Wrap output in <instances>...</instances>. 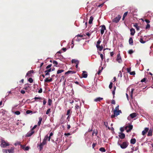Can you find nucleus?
I'll return each mask as SVG.
<instances>
[{"mask_svg": "<svg viewBox=\"0 0 153 153\" xmlns=\"http://www.w3.org/2000/svg\"><path fill=\"white\" fill-rule=\"evenodd\" d=\"M103 99V98H102L100 97H98L94 99V100L95 102H98L100 101L101 100H102Z\"/></svg>", "mask_w": 153, "mask_h": 153, "instance_id": "16", "label": "nucleus"}, {"mask_svg": "<svg viewBox=\"0 0 153 153\" xmlns=\"http://www.w3.org/2000/svg\"><path fill=\"white\" fill-rule=\"evenodd\" d=\"M86 35L88 36V39L90 38V36L91 35V33H89L88 32L86 33Z\"/></svg>", "mask_w": 153, "mask_h": 153, "instance_id": "41", "label": "nucleus"}, {"mask_svg": "<svg viewBox=\"0 0 153 153\" xmlns=\"http://www.w3.org/2000/svg\"><path fill=\"white\" fill-rule=\"evenodd\" d=\"M124 130L125 128H124V127H121L120 128V131H121L122 132H123L124 131Z\"/></svg>", "mask_w": 153, "mask_h": 153, "instance_id": "50", "label": "nucleus"}, {"mask_svg": "<svg viewBox=\"0 0 153 153\" xmlns=\"http://www.w3.org/2000/svg\"><path fill=\"white\" fill-rule=\"evenodd\" d=\"M146 78H143V79H142L141 80V82H144L146 80Z\"/></svg>", "mask_w": 153, "mask_h": 153, "instance_id": "60", "label": "nucleus"}, {"mask_svg": "<svg viewBox=\"0 0 153 153\" xmlns=\"http://www.w3.org/2000/svg\"><path fill=\"white\" fill-rule=\"evenodd\" d=\"M119 106L118 105L116 107L115 109H114V111H116L119 110Z\"/></svg>", "mask_w": 153, "mask_h": 153, "instance_id": "54", "label": "nucleus"}, {"mask_svg": "<svg viewBox=\"0 0 153 153\" xmlns=\"http://www.w3.org/2000/svg\"><path fill=\"white\" fill-rule=\"evenodd\" d=\"M100 57L101 58V60H102V61L103 59V54L102 53H100Z\"/></svg>", "mask_w": 153, "mask_h": 153, "instance_id": "47", "label": "nucleus"}, {"mask_svg": "<svg viewBox=\"0 0 153 153\" xmlns=\"http://www.w3.org/2000/svg\"><path fill=\"white\" fill-rule=\"evenodd\" d=\"M149 130V128H145L144 130L142 132V134L143 135H144Z\"/></svg>", "mask_w": 153, "mask_h": 153, "instance_id": "17", "label": "nucleus"}, {"mask_svg": "<svg viewBox=\"0 0 153 153\" xmlns=\"http://www.w3.org/2000/svg\"><path fill=\"white\" fill-rule=\"evenodd\" d=\"M133 127V125H131V123H128V125L124 127L125 130H126V131L128 132L132 129Z\"/></svg>", "mask_w": 153, "mask_h": 153, "instance_id": "3", "label": "nucleus"}, {"mask_svg": "<svg viewBox=\"0 0 153 153\" xmlns=\"http://www.w3.org/2000/svg\"><path fill=\"white\" fill-rule=\"evenodd\" d=\"M104 125L105 126L107 127V128H108L109 129H110V128L108 126V123L107 122H104Z\"/></svg>", "mask_w": 153, "mask_h": 153, "instance_id": "36", "label": "nucleus"}, {"mask_svg": "<svg viewBox=\"0 0 153 153\" xmlns=\"http://www.w3.org/2000/svg\"><path fill=\"white\" fill-rule=\"evenodd\" d=\"M127 72H128V73L130 72L131 71V68H127Z\"/></svg>", "mask_w": 153, "mask_h": 153, "instance_id": "51", "label": "nucleus"}, {"mask_svg": "<svg viewBox=\"0 0 153 153\" xmlns=\"http://www.w3.org/2000/svg\"><path fill=\"white\" fill-rule=\"evenodd\" d=\"M32 111H30V110H27V111H26V113L27 114H30L31 113H32Z\"/></svg>", "mask_w": 153, "mask_h": 153, "instance_id": "59", "label": "nucleus"}, {"mask_svg": "<svg viewBox=\"0 0 153 153\" xmlns=\"http://www.w3.org/2000/svg\"><path fill=\"white\" fill-rule=\"evenodd\" d=\"M14 148L12 147L10 149L8 150V152L9 153H13L14 152Z\"/></svg>", "mask_w": 153, "mask_h": 153, "instance_id": "20", "label": "nucleus"}, {"mask_svg": "<svg viewBox=\"0 0 153 153\" xmlns=\"http://www.w3.org/2000/svg\"><path fill=\"white\" fill-rule=\"evenodd\" d=\"M133 53V51L132 50H130L128 51V53L130 54H131Z\"/></svg>", "mask_w": 153, "mask_h": 153, "instance_id": "63", "label": "nucleus"}, {"mask_svg": "<svg viewBox=\"0 0 153 153\" xmlns=\"http://www.w3.org/2000/svg\"><path fill=\"white\" fill-rule=\"evenodd\" d=\"M9 145V144L7 141H5L3 138L1 139V143L0 146L1 147L5 148L7 146H8Z\"/></svg>", "mask_w": 153, "mask_h": 153, "instance_id": "4", "label": "nucleus"}, {"mask_svg": "<svg viewBox=\"0 0 153 153\" xmlns=\"http://www.w3.org/2000/svg\"><path fill=\"white\" fill-rule=\"evenodd\" d=\"M33 73V70H30L27 72V73L26 76H30L31 74Z\"/></svg>", "mask_w": 153, "mask_h": 153, "instance_id": "21", "label": "nucleus"}, {"mask_svg": "<svg viewBox=\"0 0 153 153\" xmlns=\"http://www.w3.org/2000/svg\"><path fill=\"white\" fill-rule=\"evenodd\" d=\"M49 137H48V135L46 136L45 137L44 139L43 140L46 142V141H47V139H49Z\"/></svg>", "mask_w": 153, "mask_h": 153, "instance_id": "32", "label": "nucleus"}, {"mask_svg": "<svg viewBox=\"0 0 153 153\" xmlns=\"http://www.w3.org/2000/svg\"><path fill=\"white\" fill-rule=\"evenodd\" d=\"M101 41L102 39L101 38H100L97 42L96 45L97 48H103L105 47V45H104V44H101V45H100V44L101 42Z\"/></svg>", "mask_w": 153, "mask_h": 153, "instance_id": "5", "label": "nucleus"}, {"mask_svg": "<svg viewBox=\"0 0 153 153\" xmlns=\"http://www.w3.org/2000/svg\"><path fill=\"white\" fill-rule=\"evenodd\" d=\"M134 27H135L137 30H139V27L137 25V24L135 23L134 24Z\"/></svg>", "mask_w": 153, "mask_h": 153, "instance_id": "34", "label": "nucleus"}, {"mask_svg": "<svg viewBox=\"0 0 153 153\" xmlns=\"http://www.w3.org/2000/svg\"><path fill=\"white\" fill-rule=\"evenodd\" d=\"M134 88H133V86L132 85L130 86L128 88H127V93H126V97L128 100H129L128 96L127 93L128 92V91L129 92L131 90L130 93V95L131 96V100H130L129 101V103L130 105L132 108L133 109V106L132 105V104H133V102L132 100L133 99V92Z\"/></svg>", "mask_w": 153, "mask_h": 153, "instance_id": "1", "label": "nucleus"}, {"mask_svg": "<svg viewBox=\"0 0 153 153\" xmlns=\"http://www.w3.org/2000/svg\"><path fill=\"white\" fill-rule=\"evenodd\" d=\"M42 99L43 100V104L44 105H45L46 103V101L45 99L43 98Z\"/></svg>", "mask_w": 153, "mask_h": 153, "instance_id": "49", "label": "nucleus"}, {"mask_svg": "<svg viewBox=\"0 0 153 153\" xmlns=\"http://www.w3.org/2000/svg\"><path fill=\"white\" fill-rule=\"evenodd\" d=\"M3 153H8V150L3 149L2 150Z\"/></svg>", "mask_w": 153, "mask_h": 153, "instance_id": "42", "label": "nucleus"}, {"mask_svg": "<svg viewBox=\"0 0 153 153\" xmlns=\"http://www.w3.org/2000/svg\"><path fill=\"white\" fill-rule=\"evenodd\" d=\"M28 81L30 83H32L33 82V79L31 78H29Z\"/></svg>", "mask_w": 153, "mask_h": 153, "instance_id": "45", "label": "nucleus"}, {"mask_svg": "<svg viewBox=\"0 0 153 153\" xmlns=\"http://www.w3.org/2000/svg\"><path fill=\"white\" fill-rule=\"evenodd\" d=\"M145 21L147 23V24H149V23H150V21L148 20H147V19H145Z\"/></svg>", "mask_w": 153, "mask_h": 153, "instance_id": "62", "label": "nucleus"}, {"mask_svg": "<svg viewBox=\"0 0 153 153\" xmlns=\"http://www.w3.org/2000/svg\"><path fill=\"white\" fill-rule=\"evenodd\" d=\"M42 88H40V89L38 91V93H42Z\"/></svg>", "mask_w": 153, "mask_h": 153, "instance_id": "61", "label": "nucleus"}, {"mask_svg": "<svg viewBox=\"0 0 153 153\" xmlns=\"http://www.w3.org/2000/svg\"><path fill=\"white\" fill-rule=\"evenodd\" d=\"M140 41L142 43H144L146 42L145 41H144L143 39L142 38L140 39Z\"/></svg>", "mask_w": 153, "mask_h": 153, "instance_id": "46", "label": "nucleus"}, {"mask_svg": "<svg viewBox=\"0 0 153 153\" xmlns=\"http://www.w3.org/2000/svg\"><path fill=\"white\" fill-rule=\"evenodd\" d=\"M121 18V16L119 15L117 16L115 18H114L112 20V21L113 22L117 23L119 21Z\"/></svg>", "mask_w": 153, "mask_h": 153, "instance_id": "7", "label": "nucleus"}, {"mask_svg": "<svg viewBox=\"0 0 153 153\" xmlns=\"http://www.w3.org/2000/svg\"><path fill=\"white\" fill-rule=\"evenodd\" d=\"M52 81V78L48 79V78H47L45 79V82H51Z\"/></svg>", "mask_w": 153, "mask_h": 153, "instance_id": "27", "label": "nucleus"}, {"mask_svg": "<svg viewBox=\"0 0 153 153\" xmlns=\"http://www.w3.org/2000/svg\"><path fill=\"white\" fill-rule=\"evenodd\" d=\"M53 64H54V66H56V67L57 66V65L58 64V62L56 61H55V60H54L53 61Z\"/></svg>", "mask_w": 153, "mask_h": 153, "instance_id": "31", "label": "nucleus"}, {"mask_svg": "<svg viewBox=\"0 0 153 153\" xmlns=\"http://www.w3.org/2000/svg\"><path fill=\"white\" fill-rule=\"evenodd\" d=\"M118 136L121 139L124 138L125 137V134L122 132L119 133Z\"/></svg>", "mask_w": 153, "mask_h": 153, "instance_id": "14", "label": "nucleus"}, {"mask_svg": "<svg viewBox=\"0 0 153 153\" xmlns=\"http://www.w3.org/2000/svg\"><path fill=\"white\" fill-rule=\"evenodd\" d=\"M63 70H59L57 71V74H59L63 72Z\"/></svg>", "mask_w": 153, "mask_h": 153, "instance_id": "35", "label": "nucleus"}, {"mask_svg": "<svg viewBox=\"0 0 153 153\" xmlns=\"http://www.w3.org/2000/svg\"><path fill=\"white\" fill-rule=\"evenodd\" d=\"M131 143L132 144H134V139L132 138L131 140Z\"/></svg>", "mask_w": 153, "mask_h": 153, "instance_id": "55", "label": "nucleus"}, {"mask_svg": "<svg viewBox=\"0 0 153 153\" xmlns=\"http://www.w3.org/2000/svg\"><path fill=\"white\" fill-rule=\"evenodd\" d=\"M118 77H121L122 76V73L120 71H119V72L118 75Z\"/></svg>", "mask_w": 153, "mask_h": 153, "instance_id": "40", "label": "nucleus"}, {"mask_svg": "<svg viewBox=\"0 0 153 153\" xmlns=\"http://www.w3.org/2000/svg\"><path fill=\"white\" fill-rule=\"evenodd\" d=\"M116 60L118 63H121L122 62V60L121 56H120V53H119L117 56Z\"/></svg>", "mask_w": 153, "mask_h": 153, "instance_id": "11", "label": "nucleus"}, {"mask_svg": "<svg viewBox=\"0 0 153 153\" xmlns=\"http://www.w3.org/2000/svg\"><path fill=\"white\" fill-rule=\"evenodd\" d=\"M70 113V110L69 109L67 111L66 115H69V114Z\"/></svg>", "mask_w": 153, "mask_h": 153, "instance_id": "58", "label": "nucleus"}, {"mask_svg": "<svg viewBox=\"0 0 153 153\" xmlns=\"http://www.w3.org/2000/svg\"><path fill=\"white\" fill-rule=\"evenodd\" d=\"M150 26L149 24H147V25H146V29H149L150 28Z\"/></svg>", "mask_w": 153, "mask_h": 153, "instance_id": "37", "label": "nucleus"}, {"mask_svg": "<svg viewBox=\"0 0 153 153\" xmlns=\"http://www.w3.org/2000/svg\"><path fill=\"white\" fill-rule=\"evenodd\" d=\"M152 129H150L148 133V136H152Z\"/></svg>", "mask_w": 153, "mask_h": 153, "instance_id": "26", "label": "nucleus"}, {"mask_svg": "<svg viewBox=\"0 0 153 153\" xmlns=\"http://www.w3.org/2000/svg\"><path fill=\"white\" fill-rule=\"evenodd\" d=\"M101 29L100 30V33L102 35L104 32V30H106V27L104 25H103L101 26Z\"/></svg>", "mask_w": 153, "mask_h": 153, "instance_id": "13", "label": "nucleus"}, {"mask_svg": "<svg viewBox=\"0 0 153 153\" xmlns=\"http://www.w3.org/2000/svg\"><path fill=\"white\" fill-rule=\"evenodd\" d=\"M21 147L22 149L25 151H27L29 149V147L28 146L25 147V146L21 145Z\"/></svg>", "mask_w": 153, "mask_h": 153, "instance_id": "19", "label": "nucleus"}, {"mask_svg": "<svg viewBox=\"0 0 153 153\" xmlns=\"http://www.w3.org/2000/svg\"><path fill=\"white\" fill-rule=\"evenodd\" d=\"M120 113H121V110H118L116 111H114V115L111 116V118H114L115 116H117L120 114Z\"/></svg>", "mask_w": 153, "mask_h": 153, "instance_id": "9", "label": "nucleus"}, {"mask_svg": "<svg viewBox=\"0 0 153 153\" xmlns=\"http://www.w3.org/2000/svg\"><path fill=\"white\" fill-rule=\"evenodd\" d=\"M131 34L132 35H134V29L133 28H131L130 29Z\"/></svg>", "mask_w": 153, "mask_h": 153, "instance_id": "33", "label": "nucleus"}, {"mask_svg": "<svg viewBox=\"0 0 153 153\" xmlns=\"http://www.w3.org/2000/svg\"><path fill=\"white\" fill-rule=\"evenodd\" d=\"M46 142L43 140L42 142L39 145V149L40 151L42 149L43 146L44 145L46 144Z\"/></svg>", "mask_w": 153, "mask_h": 153, "instance_id": "12", "label": "nucleus"}, {"mask_svg": "<svg viewBox=\"0 0 153 153\" xmlns=\"http://www.w3.org/2000/svg\"><path fill=\"white\" fill-rule=\"evenodd\" d=\"M76 73V72L74 71H68L67 72L65 73V75L68 74H74Z\"/></svg>", "mask_w": 153, "mask_h": 153, "instance_id": "18", "label": "nucleus"}, {"mask_svg": "<svg viewBox=\"0 0 153 153\" xmlns=\"http://www.w3.org/2000/svg\"><path fill=\"white\" fill-rule=\"evenodd\" d=\"M79 37L77 36H76L72 40V41L71 42V48H73L74 46V41L75 40L79 41L81 39H79L78 38Z\"/></svg>", "mask_w": 153, "mask_h": 153, "instance_id": "6", "label": "nucleus"}, {"mask_svg": "<svg viewBox=\"0 0 153 153\" xmlns=\"http://www.w3.org/2000/svg\"><path fill=\"white\" fill-rule=\"evenodd\" d=\"M51 68H49V69H48V70H47L46 71H45V72L46 73V72H51Z\"/></svg>", "mask_w": 153, "mask_h": 153, "instance_id": "56", "label": "nucleus"}, {"mask_svg": "<svg viewBox=\"0 0 153 153\" xmlns=\"http://www.w3.org/2000/svg\"><path fill=\"white\" fill-rule=\"evenodd\" d=\"M76 36H78V37H81V38H82V37H84L83 35H80V34H78Z\"/></svg>", "mask_w": 153, "mask_h": 153, "instance_id": "57", "label": "nucleus"}, {"mask_svg": "<svg viewBox=\"0 0 153 153\" xmlns=\"http://www.w3.org/2000/svg\"><path fill=\"white\" fill-rule=\"evenodd\" d=\"M129 43L130 45H133V40L132 38H130L129 39Z\"/></svg>", "mask_w": 153, "mask_h": 153, "instance_id": "24", "label": "nucleus"}, {"mask_svg": "<svg viewBox=\"0 0 153 153\" xmlns=\"http://www.w3.org/2000/svg\"><path fill=\"white\" fill-rule=\"evenodd\" d=\"M62 50L63 51H60L57 52L56 54V55H57L58 53L60 54L62 52H65L66 51V48H62Z\"/></svg>", "mask_w": 153, "mask_h": 153, "instance_id": "22", "label": "nucleus"}, {"mask_svg": "<svg viewBox=\"0 0 153 153\" xmlns=\"http://www.w3.org/2000/svg\"><path fill=\"white\" fill-rule=\"evenodd\" d=\"M34 133V130H33V129H31L28 132L26 135L27 137H30Z\"/></svg>", "mask_w": 153, "mask_h": 153, "instance_id": "10", "label": "nucleus"}, {"mask_svg": "<svg viewBox=\"0 0 153 153\" xmlns=\"http://www.w3.org/2000/svg\"><path fill=\"white\" fill-rule=\"evenodd\" d=\"M134 118V113L131 114L128 117V120L130 121V123H131L133 121V118Z\"/></svg>", "mask_w": 153, "mask_h": 153, "instance_id": "8", "label": "nucleus"}, {"mask_svg": "<svg viewBox=\"0 0 153 153\" xmlns=\"http://www.w3.org/2000/svg\"><path fill=\"white\" fill-rule=\"evenodd\" d=\"M112 82H111L110 83V84H109V88L110 89H111L112 88Z\"/></svg>", "mask_w": 153, "mask_h": 153, "instance_id": "53", "label": "nucleus"}, {"mask_svg": "<svg viewBox=\"0 0 153 153\" xmlns=\"http://www.w3.org/2000/svg\"><path fill=\"white\" fill-rule=\"evenodd\" d=\"M93 19L94 18L92 16H91L90 17V19L88 22V23L89 24H91L92 23Z\"/></svg>", "mask_w": 153, "mask_h": 153, "instance_id": "25", "label": "nucleus"}, {"mask_svg": "<svg viewBox=\"0 0 153 153\" xmlns=\"http://www.w3.org/2000/svg\"><path fill=\"white\" fill-rule=\"evenodd\" d=\"M122 140L119 139L117 142V144L120 146L122 149H126L128 146V143L127 142H124L121 143Z\"/></svg>", "mask_w": 153, "mask_h": 153, "instance_id": "2", "label": "nucleus"}, {"mask_svg": "<svg viewBox=\"0 0 153 153\" xmlns=\"http://www.w3.org/2000/svg\"><path fill=\"white\" fill-rule=\"evenodd\" d=\"M51 66H52L51 64L47 66L46 68L47 69H48L49 68H51Z\"/></svg>", "mask_w": 153, "mask_h": 153, "instance_id": "52", "label": "nucleus"}, {"mask_svg": "<svg viewBox=\"0 0 153 153\" xmlns=\"http://www.w3.org/2000/svg\"><path fill=\"white\" fill-rule=\"evenodd\" d=\"M103 48H97V52L100 55V53H102L101 51L102 50Z\"/></svg>", "mask_w": 153, "mask_h": 153, "instance_id": "29", "label": "nucleus"}, {"mask_svg": "<svg viewBox=\"0 0 153 153\" xmlns=\"http://www.w3.org/2000/svg\"><path fill=\"white\" fill-rule=\"evenodd\" d=\"M53 135V133L52 132H51L50 133V136H49V139H48V140L49 141H50V139H51V137Z\"/></svg>", "mask_w": 153, "mask_h": 153, "instance_id": "44", "label": "nucleus"}, {"mask_svg": "<svg viewBox=\"0 0 153 153\" xmlns=\"http://www.w3.org/2000/svg\"><path fill=\"white\" fill-rule=\"evenodd\" d=\"M39 120L38 122V126H40L42 122V119L41 117H39Z\"/></svg>", "mask_w": 153, "mask_h": 153, "instance_id": "28", "label": "nucleus"}, {"mask_svg": "<svg viewBox=\"0 0 153 153\" xmlns=\"http://www.w3.org/2000/svg\"><path fill=\"white\" fill-rule=\"evenodd\" d=\"M14 113H15V114L17 115H19L20 114V112L19 111H16L14 112Z\"/></svg>", "mask_w": 153, "mask_h": 153, "instance_id": "48", "label": "nucleus"}, {"mask_svg": "<svg viewBox=\"0 0 153 153\" xmlns=\"http://www.w3.org/2000/svg\"><path fill=\"white\" fill-rule=\"evenodd\" d=\"M51 112V109L49 108L48 109L47 111H46V114H48L50 112Z\"/></svg>", "mask_w": 153, "mask_h": 153, "instance_id": "43", "label": "nucleus"}, {"mask_svg": "<svg viewBox=\"0 0 153 153\" xmlns=\"http://www.w3.org/2000/svg\"><path fill=\"white\" fill-rule=\"evenodd\" d=\"M34 99L36 100H42V98L40 97H35L34 98Z\"/></svg>", "mask_w": 153, "mask_h": 153, "instance_id": "39", "label": "nucleus"}, {"mask_svg": "<svg viewBox=\"0 0 153 153\" xmlns=\"http://www.w3.org/2000/svg\"><path fill=\"white\" fill-rule=\"evenodd\" d=\"M127 14H128V12H125V13H124V15H123V16L125 17H126V16H127Z\"/></svg>", "mask_w": 153, "mask_h": 153, "instance_id": "64", "label": "nucleus"}, {"mask_svg": "<svg viewBox=\"0 0 153 153\" xmlns=\"http://www.w3.org/2000/svg\"><path fill=\"white\" fill-rule=\"evenodd\" d=\"M52 103V100L50 99H49L48 100V103L49 105H51Z\"/></svg>", "mask_w": 153, "mask_h": 153, "instance_id": "38", "label": "nucleus"}, {"mask_svg": "<svg viewBox=\"0 0 153 153\" xmlns=\"http://www.w3.org/2000/svg\"><path fill=\"white\" fill-rule=\"evenodd\" d=\"M99 150L100 151L103 152H105V149L103 147L100 148V149Z\"/></svg>", "mask_w": 153, "mask_h": 153, "instance_id": "30", "label": "nucleus"}, {"mask_svg": "<svg viewBox=\"0 0 153 153\" xmlns=\"http://www.w3.org/2000/svg\"><path fill=\"white\" fill-rule=\"evenodd\" d=\"M88 75L87 72L85 71H83L82 74V77L83 78H86L87 77Z\"/></svg>", "mask_w": 153, "mask_h": 153, "instance_id": "15", "label": "nucleus"}, {"mask_svg": "<svg viewBox=\"0 0 153 153\" xmlns=\"http://www.w3.org/2000/svg\"><path fill=\"white\" fill-rule=\"evenodd\" d=\"M71 63H75V64H77V63H79V61L76 59H72L71 61Z\"/></svg>", "mask_w": 153, "mask_h": 153, "instance_id": "23", "label": "nucleus"}]
</instances>
